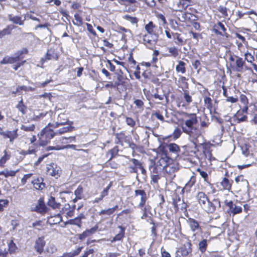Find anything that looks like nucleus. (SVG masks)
I'll list each match as a JSON object with an SVG mask.
<instances>
[{
	"mask_svg": "<svg viewBox=\"0 0 257 257\" xmlns=\"http://www.w3.org/2000/svg\"><path fill=\"white\" fill-rule=\"evenodd\" d=\"M244 57L245 60L249 63H252L254 60L253 56L250 53H245Z\"/></svg>",
	"mask_w": 257,
	"mask_h": 257,
	"instance_id": "51",
	"label": "nucleus"
},
{
	"mask_svg": "<svg viewBox=\"0 0 257 257\" xmlns=\"http://www.w3.org/2000/svg\"><path fill=\"white\" fill-rule=\"evenodd\" d=\"M146 4L150 7H153L155 6L156 3L154 0H144Z\"/></svg>",
	"mask_w": 257,
	"mask_h": 257,
	"instance_id": "63",
	"label": "nucleus"
},
{
	"mask_svg": "<svg viewBox=\"0 0 257 257\" xmlns=\"http://www.w3.org/2000/svg\"><path fill=\"white\" fill-rule=\"evenodd\" d=\"M185 63L182 61H179L178 62V64L176 67V70L177 72H181L182 74H184L186 72V69L185 67Z\"/></svg>",
	"mask_w": 257,
	"mask_h": 257,
	"instance_id": "28",
	"label": "nucleus"
},
{
	"mask_svg": "<svg viewBox=\"0 0 257 257\" xmlns=\"http://www.w3.org/2000/svg\"><path fill=\"white\" fill-rule=\"evenodd\" d=\"M220 207V202L219 200L214 199L212 201L208 200L202 208L208 213H213L217 208Z\"/></svg>",
	"mask_w": 257,
	"mask_h": 257,
	"instance_id": "3",
	"label": "nucleus"
},
{
	"mask_svg": "<svg viewBox=\"0 0 257 257\" xmlns=\"http://www.w3.org/2000/svg\"><path fill=\"white\" fill-rule=\"evenodd\" d=\"M11 33V29L10 26H7L6 28L2 30H0V39H2L5 36L10 34Z\"/></svg>",
	"mask_w": 257,
	"mask_h": 257,
	"instance_id": "37",
	"label": "nucleus"
},
{
	"mask_svg": "<svg viewBox=\"0 0 257 257\" xmlns=\"http://www.w3.org/2000/svg\"><path fill=\"white\" fill-rule=\"evenodd\" d=\"M135 197H140V202L139 203L138 207H142L144 203H146L147 200V194L144 190H135Z\"/></svg>",
	"mask_w": 257,
	"mask_h": 257,
	"instance_id": "9",
	"label": "nucleus"
},
{
	"mask_svg": "<svg viewBox=\"0 0 257 257\" xmlns=\"http://www.w3.org/2000/svg\"><path fill=\"white\" fill-rule=\"evenodd\" d=\"M86 25L87 26V30L91 34H92L94 36H96V33L95 31L94 30V29H93L92 26L91 24H88V23H86Z\"/></svg>",
	"mask_w": 257,
	"mask_h": 257,
	"instance_id": "54",
	"label": "nucleus"
},
{
	"mask_svg": "<svg viewBox=\"0 0 257 257\" xmlns=\"http://www.w3.org/2000/svg\"><path fill=\"white\" fill-rule=\"evenodd\" d=\"M111 186L112 182H110L108 185L101 192L100 196H102L103 198L107 196L108 195V190L110 188Z\"/></svg>",
	"mask_w": 257,
	"mask_h": 257,
	"instance_id": "47",
	"label": "nucleus"
},
{
	"mask_svg": "<svg viewBox=\"0 0 257 257\" xmlns=\"http://www.w3.org/2000/svg\"><path fill=\"white\" fill-rule=\"evenodd\" d=\"M17 249V247L16 244L14 242L13 240H11L10 242L9 243V251L10 253H13L15 252Z\"/></svg>",
	"mask_w": 257,
	"mask_h": 257,
	"instance_id": "43",
	"label": "nucleus"
},
{
	"mask_svg": "<svg viewBox=\"0 0 257 257\" xmlns=\"http://www.w3.org/2000/svg\"><path fill=\"white\" fill-rule=\"evenodd\" d=\"M151 35H145L143 37L144 44L149 48L152 49L156 44V41L152 39Z\"/></svg>",
	"mask_w": 257,
	"mask_h": 257,
	"instance_id": "11",
	"label": "nucleus"
},
{
	"mask_svg": "<svg viewBox=\"0 0 257 257\" xmlns=\"http://www.w3.org/2000/svg\"><path fill=\"white\" fill-rule=\"evenodd\" d=\"M83 192V189L81 187L79 186L74 192L75 196L78 199H81L82 193Z\"/></svg>",
	"mask_w": 257,
	"mask_h": 257,
	"instance_id": "48",
	"label": "nucleus"
},
{
	"mask_svg": "<svg viewBox=\"0 0 257 257\" xmlns=\"http://www.w3.org/2000/svg\"><path fill=\"white\" fill-rule=\"evenodd\" d=\"M204 155L205 159L208 161V162L206 161L207 164L208 163L210 164L212 160H215V158L212 157L211 151L209 149H205L204 151Z\"/></svg>",
	"mask_w": 257,
	"mask_h": 257,
	"instance_id": "29",
	"label": "nucleus"
},
{
	"mask_svg": "<svg viewBox=\"0 0 257 257\" xmlns=\"http://www.w3.org/2000/svg\"><path fill=\"white\" fill-rule=\"evenodd\" d=\"M32 174H31V173L25 175L23 177V178L21 180L22 183L23 184H25L26 183L27 180L28 179H29L32 176Z\"/></svg>",
	"mask_w": 257,
	"mask_h": 257,
	"instance_id": "62",
	"label": "nucleus"
},
{
	"mask_svg": "<svg viewBox=\"0 0 257 257\" xmlns=\"http://www.w3.org/2000/svg\"><path fill=\"white\" fill-rule=\"evenodd\" d=\"M48 205L53 209L59 208L61 206L60 203L56 202L55 198L52 196L50 197L48 201Z\"/></svg>",
	"mask_w": 257,
	"mask_h": 257,
	"instance_id": "25",
	"label": "nucleus"
},
{
	"mask_svg": "<svg viewBox=\"0 0 257 257\" xmlns=\"http://www.w3.org/2000/svg\"><path fill=\"white\" fill-rule=\"evenodd\" d=\"M18 129H16L13 131H3L2 130L0 131V135L3 136L4 138L6 139L8 138L10 139V142L11 143H13V141L15 139H16L18 137V133H17Z\"/></svg>",
	"mask_w": 257,
	"mask_h": 257,
	"instance_id": "7",
	"label": "nucleus"
},
{
	"mask_svg": "<svg viewBox=\"0 0 257 257\" xmlns=\"http://www.w3.org/2000/svg\"><path fill=\"white\" fill-rule=\"evenodd\" d=\"M181 133V130L178 128H176L173 132V137L175 139H178L180 136Z\"/></svg>",
	"mask_w": 257,
	"mask_h": 257,
	"instance_id": "57",
	"label": "nucleus"
},
{
	"mask_svg": "<svg viewBox=\"0 0 257 257\" xmlns=\"http://www.w3.org/2000/svg\"><path fill=\"white\" fill-rule=\"evenodd\" d=\"M73 129V127L71 126V125L69 126L62 127L58 130L57 132L58 134L61 135L67 132H72Z\"/></svg>",
	"mask_w": 257,
	"mask_h": 257,
	"instance_id": "33",
	"label": "nucleus"
},
{
	"mask_svg": "<svg viewBox=\"0 0 257 257\" xmlns=\"http://www.w3.org/2000/svg\"><path fill=\"white\" fill-rule=\"evenodd\" d=\"M196 182V178L194 176H192L189 180L185 184L183 189L186 190L187 192H189L190 190L191 187L195 184Z\"/></svg>",
	"mask_w": 257,
	"mask_h": 257,
	"instance_id": "23",
	"label": "nucleus"
},
{
	"mask_svg": "<svg viewBox=\"0 0 257 257\" xmlns=\"http://www.w3.org/2000/svg\"><path fill=\"white\" fill-rule=\"evenodd\" d=\"M155 27L152 22H150L145 26V29L148 33L149 35H153L154 34V29Z\"/></svg>",
	"mask_w": 257,
	"mask_h": 257,
	"instance_id": "31",
	"label": "nucleus"
},
{
	"mask_svg": "<svg viewBox=\"0 0 257 257\" xmlns=\"http://www.w3.org/2000/svg\"><path fill=\"white\" fill-rule=\"evenodd\" d=\"M165 172L164 173L165 177L168 181H171L176 177L175 173L177 171V169L174 165H171L164 168Z\"/></svg>",
	"mask_w": 257,
	"mask_h": 257,
	"instance_id": "4",
	"label": "nucleus"
},
{
	"mask_svg": "<svg viewBox=\"0 0 257 257\" xmlns=\"http://www.w3.org/2000/svg\"><path fill=\"white\" fill-rule=\"evenodd\" d=\"M249 147L246 144H244L241 147L242 154L245 157H247L249 154Z\"/></svg>",
	"mask_w": 257,
	"mask_h": 257,
	"instance_id": "38",
	"label": "nucleus"
},
{
	"mask_svg": "<svg viewBox=\"0 0 257 257\" xmlns=\"http://www.w3.org/2000/svg\"><path fill=\"white\" fill-rule=\"evenodd\" d=\"M244 64L245 62L242 58L236 56L235 62L234 63H230V67L233 70L240 72L242 71Z\"/></svg>",
	"mask_w": 257,
	"mask_h": 257,
	"instance_id": "5",
	"label": "nucleus"
},
{
	"mask_svg": "<svg viewBox=\"0 0 257 257\" xmlns=\"http://www.w3.org/2000/svg\"><path fill=\"white\" fill-rule=\"evenodd\" d=\"M187 223L192 232V234L189 236V238L192 240L194 241L197 239L198 233L202 232L201 227L199 225L198 222L193 218H189L187 220Z\"/></svg>",
	"mask_w": 257,
	"mask_h": 257,
	"instance_id": "2",
	"label": "nucleus"
},
{
	"mask_svg": "<svg viewBox=\"0 0 257 257\" xmlns=\"http://www.w3.org/2000/svg\"><path fill=\"white\" fill-rule=\"evenodd\" d=\"M190 241L184 243L179 248L178 251L181 253L182 256H186L192 252V244Z\"/></svg>",
	"mask_w": 257,
	"mask_h": 257,
	"instance_id": "8",
	"label": "nucleus"
},
{
	"mask_svg": "<svg viewBox=\"0 0 257 257\" xmlns=\"http://www.w3.org/2000/svg\"><path fill=\"white\" fill-rule=\"evenodd\" d=\"M124 19L131 22L132 24H137L138 20L136 17H132L128 15L124 16Z\"/></svg>",
	"mask_w": 257,
	"mask_h": 257,
	"instance_id": "52",
	"label": "nucleus"
},
{
	"mask_svg": "<svg viewBox=\"0 0 257 257\" xmlns=\"http://www.w3.org/2000/svg\"><path fill=\"white\" fill-rule=\"evenodd\" d=\"M47 173L52 176H55L59 173V169L54 164L49 165L47 167Z\"/></svg>",
	"mask_w": 257,
	"mask_h": 257,
	"instance_id": "19",
	"label": "nucleus"
},
{
	"mask_svg": "<svg viewBox=\"0 0 257 257\" xmlns=\"http://www.w3.org/2000/svg\"><path fill=\"white\" fill-rule=\"evenodd\" d=\"M170 159L168 157L166 154L163 153L161 155L160 159L158 161L157 163L160 166L163 167L164 168L167 166H169V163Z\"/></svg>",
	"mask_w": 257,
	"mask_h": 257,
	"instance_id": "16",
	"label": "nucleus"
},
{
	"mask_svg": "<svg viewBox=\"0 0 257 257\" xmlns=\"http://www.w3.org/2000/svg\"><path fill=\"white\" fill-rule=\"evenodd\" d=\"M238 98L236 97L226 96V101L231 103H235L237 101Z\"/></svg>",
	"mask_w": 257,
	"mask_h": 257,
	"instance_id": "58",
	"label": "nucleus"
},
{
	"mask_svg": "<svg viewBox=\"0 0 257 257\" xmlns=\"http://www.w3.org/2000/svg\"><path fill=\"white\" fill-rule=\"evenodd\" d=\"M113 213V209L108 208L107 209L101 210L99 212V215L102 216L104 215H110Z\"/></svg>",
	"mask_w": 257,
	"mask_h": 257,
	"instance_id": "41",
	"label": "nucleus"
},
{
	"mask_svg": "<svg viewBox=\"0 0 257 257\" xmlns=\"http://www.w3.org/2000/svg\"><path fill=\"white\" fill-rule=\"evenodd\" d=\"M88 231L87 230L84 231L81 234H80L79 235V238L80 240H83L87 236H89Z\"/></svg>",
	"mask_w": 257,
	"mask_h": 257,
	"instance_id": "60",
	"label": "nucleus"
},
{
	"mask_svg": "<svg viewBox=\"0 0 257 257\" xmlns=\"http://www.w3.org/2000/svg\"><path fill=\"white\" fill-rule=\"evenodd\" d=\"M131 161L133 163L136 167L139 168L141 167V166L142 165L141 163L137 159H132Z\"/></svg>",
	"mask_w": 257,
	"mask_h": 257,
	"instance_id": "61",
	"label": "nucleus"
},
{
	"mask_svg": "<svg viewBox=\"0 0 257 257\" xmlns=\"http://www.w3.org/2000/svg\"><path fill=\"white\" fill-rule=\"evenodd\" d=\"M74 17L76 22H73V24L78 26H81L82 24V19L80 16L78 14H75Z\"/></svg>",
	"mask_w": 257,
	"mask_h": 257,
	"instance_id": "42",
	"label": "nucleus"
},
{
	"mask_svg": "<svg viewBox=\"0 0 257 257\" xmlns=\"http://www.w3.org/2000/svg\"><path fill=\"white\" fill-rule=\"evenodd\" d=\"M58 58L57 52L52 49H49L46 55V59L48 60H56Z\"/></svg>",
	"mask_w": 257,
	"mask_h": 257,
	"instance_id": "20",
	"label": "nucleus"
},
{
	"mask_svg": "<svg viewBox=\"0 0 257 257\" xmlns=\"http://www.w3.org/2000/svg\"><path fill=\"white\" fill-rule=\"evenodd\" d=\"M72 123H73L72 122L69 121L68 120H66L65 121H62V122H57L55 124L54 126L56 127H58L59 125H65L66 124H68L69 125H71Z\"/></svg>",
	"mask_w": 257,
	"mask_h": 257,
	"instance_id": "56",
	"label": "nucleus"
},
{
	"mask_svg": "<svg viewBox=\"0 0 257 257\" xmlns=\"http://www.w3.org/2000/svg\"><path fill=\"white\" fill-rule=\"evenodd\" d=\"M235 117L236 118V121L238 123L245 121L247 118V116L245 115H243L242 116L241 115V111H240L236 113L235 115Z\"/></svg>",
	"mask_w": 257,
	"mask_h": 257,
	"instance_id": "36",
	"label": "nucleus"
},
{
	"mask_svg": "<svg viewBox=\"0 0 257 257\" xmlns=\"http://www.w3.org/2000/svg\"><path fill=\"white\" fill-rule=\"evenodd\" d=\"M197 201L202 208L206 204V202L209 200L208 197L203 192H199L197 195Z\"/></svg>",
	"mask_w": 257,
	"mask_h": 257,
	"instance_id": "12",
	"label": "nucleus"
},
{
	"mask_svg": "<svg viewBox=\"0 0 257 257\" xmlns=\"http://www.w3.org/2000/svg\"><path fill=\"white\" fill-rule=\"evenodd\" d=\"M242 211V208L240 206L234 205L230 212L233 215L239 213Z\"/></svg>",
	"mask_w": 257,
	"mask_h": 257,
	"instance_id": "45",
	"label": "nucleus"
},
{
	"mask_svg": "<svg viewBox=\"0 0 257 257\" xmlns=\"http://www.w3.org/2000/svg\"><path fill=\"white\" fill-rule=\"evenodd\" d=\"M140 208L142 211L143 212V214L141 217L142 219H145L148 216L149 214H151V207L148 204H146V203H144L142 207H138Z\"/></svg>",
	"mask_w": 257,
	"mask_h": 257,
	"instance_id": "14",
	"label": "nucleus"
},
{
	"mask_svg": "<svg viewBox=\"0 0 257 257\" xmlns=\"http://www.w3.org/2000/svg\"><path fill=\"white\" fill-rule=\"evenodd\" d=\"M43 180L41 178H37L32 181L34 187L36 189H42L45 187V184L42 182Z\"/></svg>",
	"mask_w": 257,
	"mask_h": 257,
	"instance_id": "24",
	"label": "nucleus"
},
{
	"mask_svg": "<svg viewBox=\"0 0 257 257\" xmlns=\"http://www.w3.org/2000/svg\"><path fill=\"white\" fill-rule=\"evenodd\" d=\"M20 60L19 57H5L2 61H1V64H13L17 62L18 61Z\"/></svg>",
	"mask_w": 257,
	"mask_h": 257,
	"instance_id": "21",
	"label": "nucleus"
},
{
	"mask_svg": "<svg viewBox=\"0 0 257 257\" xmlns=\"http://www.w3.org/2000/svg\"><path fill=\"white\" fill-rule=\"evenodd\" d=\"M57 134L58 133L57 132H53L52 131H50L47 133L46 136L47 138H48L49 139H51L53 138L55 136V135Z\"/></svg>",
	"mask_w": 257,
	"mask_h": 257,
	"instance_id": "59",
	"label": "nucleus"
},
{
	"mask_svg": "<svg viewBox=\"0 0 257 257\" xmlns=\"http://www.w3.org/2000/svg\"><path fill=\"white\" fill-rule=\"evenodd\" d=\"M18 170L17 171H13L6 169L4 171L0 172V175H4L6 178H7L8 177H14L16 175V173L18 172Z\"/></svg>",
	"mask_w": 257,
	"mask_h": 257,
	"instance_id": "26",
	"label": "nucleus"
},
{
	"mask_svg": "<svg viewBox=\"0 0 257 257\" xmlns=\"http://www.w3.org/2000/svg\"><path fill=\"white\" fill-rule=\"evenodd\" d=\"M9 200L7 199L0 200V211L4 210V207H6L9 204Z\"/></svg>",
	"mask_w": 257,
	"mask_h": 257,
	"instance_id": "46",
	"label": "nucleus"
},
{
	"mask_svg": "<svg viewBox=\"0 0 257 257\" xmlns=\"http://www.w3.org/2000/svg\"><path fill=\"white\" fill-rule=\"evenodd\" d=\"M8 18L9 20L13 23L20 26L24 25V21L25 20V18L23 19L21 17L13 16L12 15H9L8 16Z\"/></svg>",
	"mask_w": 257,
	"mask_h": 257,
	"instance_id": "15",
	"label": "nucleus"
},
{
	"mask_svg": "<svg viewBox=\"0 0 257 257\" xmlns=\"http://www.w3.org/2000/svg\"><path fill=\"white\" fill-rule=\"evenodd\" d=\"M169 54L167 55V56H172L173 57H176L178 55V51L176 48L169 47L168 48Z\"/></svg>",
	"mask_w": 257,
	"mask_h": 257,
	"instance_id": "35",
	"label": "nucleus"
},
{
	"mask_svg": "<svg viewBox=\"0 0 257 257\" xmlns=\"http://www.w3.org/2000/svg\"><path fill=\"white\" fill-rule=\"evenodd\" d=\"M215 27L219 29V30L222 31V33L225 34V36L226 35L227 33H226V29L224 27V25L221 22H218L216 25H215Z\"/></svg>",
	"mask_w": 257,
	"mask_h": 257,
	"instance_id": "50",
	"label": "nucleus"
},
{
	"mask_svg": "<svg viewBox=\"0 0 257 257\" xmlns=\"http://www.w3.org/2000/svg\"><path fill=\"white\" fill-rule=\"evenodd\" d=\"M220 184L223 189L229 190L231 189V183L230 181L226 178H223Z\"/></svg>",
	"mask_w": 257,
	"mask_h": 257,
	"instance_id": "27",
	"label": "nucleus"
},
{
	"mask_svg": "<svg viewBox=\"0 0 257 257\" xmlns=\"http://www.w3.org/2000/svg\"><path fill=\"white\" fill-rule=\"evenodd\" d=\"M32 210L37 212L42 213L47 211V207L43 201L39 200L38 204L33 208Z\"/></svg>",
	"mask_w": 257,
	"mask_h": 257,
	"instance_id": "13",
	"label": "nucleus"
},
{
	"mask_svg": "<svg viewBox=\"0 0 257 257\" xmlns=\"http://www.w3.org/2000/svg\"><path fill=\"white\" fill-rule=\"evenodd\" d=\"M22 90L25 91H34V88L32 87H27L26 86H22L17 88L18 92H21Z\"/></svg>",
	"mask_w": 257,
	"mask_h": 257,
	"instance_id": "49",
	"label": "nucleus"
},
{
	"mask_svg": "<svg viewBox=\"0 0 257 257\" xmlns=\"http://www.w3.org/2000/svg\"><path fill=\"white\" fill-rule=\"evenodd\" d=\"M175 35L176 36V39L177 40V41L175 42V43L180 45L183 42V40L180 37V35L178 34L177 33H176Z\"/></svg>",
	"mask_w": 257,
	"mask_h": 257,
	"instance_id": "64",
	"label": "nucleus"
},
{
	"mask_svg": "<svg viewBox=\"0 0 257 257\" xmlns=\"http://www.w3.org/2000/svg\"><path fill=\"white\" fill-rule=\"evenodd\" d=\"M197 123V119L195 114H187V118L181 124L183 131L193 138H196L195 141H192L194 144L197 142V138L200 136L199 134H194L193 131L196 130L194 125Z\"/></svg>",
	"mask_w": 257,
	"mask_h": 257,
	"instance_id": "1",
	"label": "nucleus"
},
{
	"mask_svg": "<svg viewBox=\"0 0 257 257\" xmlns=\"http://www.w3.org/2000/svg\"><path fill=\"white\" fill-rule=\"evenodd\" d=\"M167 147L171 153L175 154H178L180 151L179 146L174 143H170Z\"/></svg>",
	"mask_w": 257,
	"mask_h": 257,
	"instance_id": "22",
	"label": "nucleus"
},
{
	"mask_svg": "<svg viewBox=\"0 0 257 257\" xmlns=\"http://www.w3.org/2000/svg\"><path fill=\"white\" fill-rule=\"evenodd\" d=\"M68 223L70 224H73L78 226L79 227H81V221L77 217L73 219L70 220Z\"/></svg>",
	"mask_w": 257,
	"mask_h": 257,
	"instance_id": "44",
	"label": "nucleus"
},
{
	"mask_svg": "<svg viewBox=\"0 0 257 257\" xmlns=\"http://www.w3.org/2000/svg\"><path fill=\"white\" fill-rule=\"evenodd\" d=\"M184 98L188 104L192 100V97L189 94L188 92L186 91H185L184 93Z\"/></svg>",
	"mask_w": 257,
	"mask_h": 257,
	"instance_id": "53",
	"label": "nucleus"
},
{
	"mask_svg": "<svg viewBox=\"0 0 257 257\" xmlns=\"http://www.w3.org/2000/svg\"><path fill=\"white\" fill-rule=\"evenodd\" d=\"M45 245V241L44 238L39 237L35 241L34 248L38 252L41 253L43 251Z\"/></svg>",
	"mask_w": 257,
	"mask_h": 257,
	"instance_id": "10",
	"label": "nucleus"
},
{
	"mask_svg": "<svg viewBox=\"0 0 257 257\" xmlns=\"http://www.w3.org/2000/svg\"><path fill=\"white\" fill-rule=\"evenodd\" d=\"M125 121L127 125L133 127L135 125L136 122L131 117H126Z\"/></svg>",
	"mask_w": 257,
	"mask_h": 257,
	"instance_id": "55",
	"label": "nucleus"
},
{
	"mask_svg": "<svg viewBox=\"0 0 257 257\" xmlns=\"http://www.w3.org/2000/svg\"><path fill=\"white\" fill-rule=\"evenodd\" d=\"M17 108L21 112L22 114H25L26 112L27 106L24 104L23 99H22L17 105Z\"/></svg>",
	"mask_w": 257,
	"mask_h": 257,
	"instance_id": "30",
	"label": "nucleus"
},
{
	"mask_svg": "<svg viewBox=\"0 0 257 257\" xmlns=\"http://www.w3.org/2000/svg\"><path fill=\"white\" fill-rule=\"evenodd\" d=\"M207 246V240L205 239H203L199 243V249L202 252H204L206 251Z\"/></svg>",
	"mask_w": 257,
	"mask_h": 257,
	"instance_id": "34",
	"label": "nucleus"
},
{
	"mask_svg": "<svg viewBox=\"0 0 257 257\" xmlns=\"http://www.w3.org/2000/svg\"><path fill=\"white\" fill-rule=\"evenodd\" d=\"M4 153V155L0 159V167H4V164L10 158V155L8 154L6 150H5Z\"/></svg>",
	"mask_w": 257,
	"mask_h": 257,
	"instance_id": "32",
	"label": "nucleus"
},
{
	"mask_svg": "<svg viewBox=\"0 0 257 257\" xmlns=\"http://www.w3.org/2000/svg\"><path fill=\"white\" fill-rule=\"evenodd\" d=\"M35 128V125L33 124L29 125H22L21 129L26 132H32L34 131Z\"/></svg>",
	"mask_w": 257,
	"mask_h": 257,
	"instance_id": "40",
	"label": "nucleus"
},
{
	"mask_svg": "<svg viewBox=\"0 0 257 257\" xmlns=\"http://www.w3.org/2000/svg\"><path fill=\"white\" fill-rule=\"evenodd\" d=\"M118 227L120 229V231L110 240V242L112 243L116 241L121 240L124 236L125 228L121 226H118Z\"/></svg>",
	"mask_w": 257,
	"mask_h": 257,
	"instance_id": "17",
	"label": "nucleus"
},
{
	"mask_svg": "<svg viewBox=\"0 0 257 257\" xmlns=\"http://www.w3.org/2000/svg\"><path fill=\"white\" fill-rule=\"evenodd\" d=\"M197 171L199 173L200 175L204 179L205 181L207 182L208 179V174L206 172L200 169H197ZM206 191L207 193L209 194H213L215 192V189L213 187L212 185L207 183V186L206 187Z\"/></svg>",
	"mask_w": 257,
	"mask_h": 257,
	"instance_id": "6",
	"label": "nucleus"
},
{
	"mask_svg": "<svg viewBox=\"0 0 257 257\" xmlns=\"http://www.w3.org/2000/svg\"><path fill=\"white\" fill-rule=\"evenodd\" d=\"M62 218L60 214H57L48 218L47 222L51 225L57 224L60 223Z\"/></svg>",
	"mask_w": 257,
	"mask_h": 257,
	"instance_id": "18",
	"label": "nucleus"
},
{
	"mask_svg": "<svg viewBox=\"0 0 257 257\" xmlns=\"http://www.w3.org/2000/svg\"><path fill=\"white\" fill-rule=\"evenodd\" d=\"M205 106L207 108L211 110L212 108V99L209 97H205L204 98Z\"/></svg>",
	"mask_w": 257,
	"mask_h": 257,
	"instance_id": "39",
	"label": "nucleus"
}]
</instances>
